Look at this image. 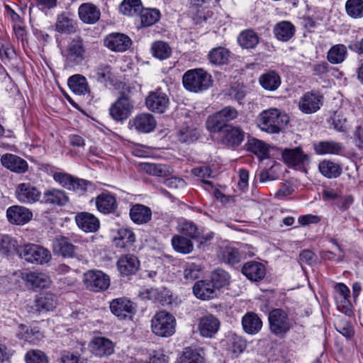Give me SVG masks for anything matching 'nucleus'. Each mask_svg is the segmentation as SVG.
<instances>
[{
  "label": "nucleus",
  "instance_id": "obj_15",
  "mask_svg": "<svg viewBox=\"0 0 363 363\" xmlns=\"http://www.w3.org/2000/svg\"><path fill=\"white\" fill-rule=\"evenodd\" d=\"M130 125L139 133H148L155 130L157 122L151 113H142L137 114L130 121Z\"/></svg>",
  "mask_w": 363,
  "mask_h": 363
},
{
  "label": "nucleus",
  "instance_id": "obj_9",
  "mask_svg": "<svg viewBox=\"0 0 363 363\" xmlns=\"http://www.w3.org/2000/svg\"><path fill=\"white\" fill-rule=\"evenodd\" d=\"M133 109V104L130 99L122 95L112 104L109 108L111 116L117 121L126 120L131 114Z\"/></svg>",
  "mask_w": 363,
  "mask_h": 363
},
{
  "label": "nucleus",
  "instance_id": "obj_37",
  "mask_svg": "<svg viewBox=\"0 0 363 363\" xmlns=\"http://www.w3.org/2000/svg\"><path fill=\"white\" fill-rule=\"evenodd\" d=\"M18 337L31 344H37L44 337L43 334L35 328H28L24 325L18 327Z\"/></svg>",
  "mask_w": 363,
  "mask_h": 363
},
{
  "label": "nucleus",
  "instance_id": "obj_32",
  "mask_svg": "<svg viewBox=\"0 0 363 363\" xmlns=\"http://www.w3.org/2000/svg\"><path fill=\"white\" fill-rule=\"evenodd\" d=\"M295 26L287 21L277 23L274 28V34L276 38L283 42L289 41L295 34Z\"/></svg>",
  "mask_w": 363,
  "mask_h": 363
},
{
  "label": "nucleus",
  "instance_id": "obj_41",
  "mask_svg": "<svg viewBox=\"0 0 363 363\" xmlns=\"http://www.w3.org/2000/svg\"><path fill=\"white\" fill-rule=\"evenodd\" d=\"M68 86L74 94L78 95H84L89 91L86 79L80 74L70 77L68 79Z\"/></svg>",
  "mask_w": 363,
  "mask_h": 363
},
{
  "label": "nucleus",
  "instance_id": "obj_39",
  "mask_svg": "<svg viewBox=\"0 0 363 363\" xmlns=\"http://www.w3.org/2000/svg\"><path fill=\"white\" fill-rule=\"evenodd\" d=\"M259 82L265 90L272 91L279 87L281 77L275 71H269L260 76Z\"/></svg>",
  "mask_w": 363,
  "mask_h": 363
},
{
  "label": "nucleus",
  "instance_id": "obj_56",
  "mask_svg": "<svg viewBox=\"0 0 363 363\" xmlns=\"http://www.w3.org/2000/svg\"><path fill=\"white\" fill-rule=\"evenodd\" d=\"M26 363H49L47 354L40 350H30L25 355Z\"/></svg>",
  "mask_w": 363,
  "mask_h": 363
},
{
  "label": "nucleus",
  "instance_id": "obj_28",
  "mask_svg": "<svg viewBox=\"0 0 363 363\" xmlns=\"http://www.w3.org/2000/svg\"><path fill=\"white\" fill-rule=\"evenodd\" d=\"M22 278L35 289L47 288L51 284L49 276L43 272H31L23 273Z\"/></svg>",
  "mask_w": 363,
  "mask_h": 363
},
{
  "label": "nucleus",
  "instance_id": "obj_57",
  "mask_svg": "<svg viewBox=\"0 0 363 363\" xmlns=\"http://www.w3.org/2000/svg\"><path fill=\"white\" fill-rule=\"evenodd\" d=\"M96 74L99 82L105 83L111 79V68L107 64H100L96 69Z\"/></svg>",
  "mask_w": 363,
  "mask_h": 363
},
{
  "label": "nucleus",
  "instance_id": "obj_34",
  "mask_svg": "<svg viewBox=\"0 0 363 363\" xmlns=\"http://www.w3.org/2000/svg\"><path fill=\"white\" fill-rule=\"evenodd\" d=\"M130 216L135 223L143 224L150 220L152 211L147 206L135 204L130 210Z\"/></svg>",
  "mask_w": 363,
  "mask_h": 363
},
{
  "label": "nucleus",
  "instance_id": "obj_29",
  "mask_svg": "<svg viewBox=\"0 0 363 363\" xmlns=\"http://www.w3.org/2000/svg\"><path fill=\"white\" fill-rule=\"evenodd\" d=\"M96 206L97 209L104 213L113 212L118 206L115 196L110 193H102L96 198Z\"/></svg>",
  "mask_w": 363,
  "mask_h": 363
},
{
  "label": "nucleus",
  "instance_id": "obj_43",
  "mask_svg": "<svg viewBox=\"0 0 363 363\" xmlns=\"http://www.w3.org/2000/svg\"><path fill=\"white\" fill-rule=\"evenodd\" d=\"M238 41L241 47L252 49L258 44L259 36L253 30L247 29L239 34Z\"/></svg>",
  "mask_w": 363,
  "mask_h": 363
},
{
  "label": "nucleus",
  "instance_id": "obj_51",
  "mask_svg": "<svg viewBox=\"0 0 363 363\" xmlns=\"http://www.w3.org/2000/svg\"><path fill=\"white\" fill-rule=\"evenodd\" d=\"M179 363H204V358L198 350L187 347L179 359Z\"/></svg>",
  "mask_w": 363,
  "mask_h": 363
},
{
  "label": "nucleus",
  "instance_id": "obj_64",
  "mask_svg": "<svg viewBox=\"0 0 363 363\" xmlns=\"http://www.w3.org/2000/svg\"><path fill=\"white\" fill-rule=\"evenodd\" d=\"M354 198L351 195L337 198L335 204L342 211H347L353 203Z\"/></svg>",
  "mask_w": 363,
  "mask_h": 363
},
{
  "label": "nucleus",
  "instance_id": "obj_50",
  "mask_svg": "<svg viewBox=\"0 0 363 363\" xmlns=\"http://www.w3.org/2000/svg\"><path fill=\"white\" fill-rule=\"evenodd\" d=\"M345 11L352 18L363 17V0H347L345 3Z\"/></svg>",
  "mask_w": 363,
  "mask_h": 363
},
{
  "label": "nucleus",
  "instance_id": "obj_60",
  "mask_svg": "<svg viewBox=\"0 0 363 363\" xmlns=\"http://www.w3.org/2000/svg\"><path fill=\"white\" fill-rule=\"evenodd\" d=\"M61 363H86V359H81L79 355L69 351H64L60 358Z\"/></svg>",
  "mask_w": 363,
  "mask_h": 363
},
{
  "label": "nucleus",
  "instance_id": "obj_24",
  "mask_svg": "<svg viewBox=\"0 0 363 363\" xmlns=\"http://www.w3.org/2000/svg\"><path fill=\"white\" fill-rule=\"evenodd\" d=\"M242 272L248 279L257 281L264 277L266 269L263 264L255 261H250L243 265Z\"/></svg>",
  "mask_w": 363,
  "mask_h": 363
},
{
  "label": "nucleus",
  "instance_id": "obj_26",
  "mask_svg": "<svg viewBox=\"0 0 363 363\" xmlns=\"http://www.w3.org/2000/svg\"><path fill=\"white\" fill-rule=\"evenodd\" d=\"M78 14L82 21L85 23L93 24L100 18L101 12L95 5L84 3L79 7Z\"/></svg>",
  "mask_w": 363,
  "mask_h": 363
},
{
  "label": "nucleus",
  "instance_id": "obj_5",
  "mask_svg": "<svg viewBox=\"0 0 363 363\" xmlns=\"http://www.w3.org/2000/svg\"><path fill=\"white\" fill-rule=\"evenodd\" d=\"M18 255L25 261L35 264H46L52 258L51 252L48 249L35 244L24 245L21 248Z\"/></svg>",
  "mask_w": 363,
  "mask_h": 363
},
{
  "label": "nucleus",
  "instance_id": "obj_7",
  "mask_svg": "<svg viewBox=\"0 0 363 363\" xmlns=\"http://www.w3.org/2000/svg\"><path fill=\"white\" fill-rule=\"evenodd\" d=\"M238 116V111L232 106H226L218 111L213 116L208 117L206 121L207 128L216 133L223 127L226 122L235 119Z\"/></svg>",
  "mask_w": 363,
  "mask_h": 363
},
{
  "label": "nucleus",
  "instance_id": "obj_19",
  "mask_svg": "<svg viewBox=\"0 0 363 363\" xmlns=\"http://www.w3.org/2000/svg\"><path fill=\"white\" fill-rule=\"evenodd\" d=\"M8 220L15 225H24L29 222L32 217V212L27 208L21 206H13L6 211Z\"/></svg>",
  "mask_w": 363,
  "mask_h": 363
},
{
  "label": "nucleus",
  "instance_id": "obj_61",
  "mask_svg": "<svg viewBox=\"0 0 363 363\" xmlns=\"http://www.w3.org/2000/svg\"><path fill=\"white\" fill-rule=\"evenodd\" d=\"M337 330L346 337H351L354 335L352 325L347 321L341 320L336 324Z\"/></svg>",
  "mask_w": 363,
  "mask_h": 363
},
{
  "label": "nucleus",
  "instance_id": "obj_45",
  "mask_svg": "<svg viewBox=\"0 0 363 363\" xmlns=\"http://www.w3.org/2000/svg\"><path fill=\"white\" fill-rule=\"evenodd\" d=\"M320 172L327 178H337L342 173V168L338 164L330 160H323L318 165Z\"/></svg>",
  "mask_w": 363,
  "mask_h": 363
},
{
  "label": "nucleus",
  "instance_id": "obj_20",
  "mask_svg": "<svg viewBox=\"0 0 363 363\" xmlns=\"http://www.w3.org/2000/svg\"><path fill=\"white\" fill-rule=\"evenodd\" d=\"M1 164L5 168L18 174H23L28 169V162L23 158L13 154H4L1 157Z\"/></svg>",
  "mask_w": 363,
  "mask_h": 363
},
{
  "label": "nucleus",
  "instance_id": "obj_62",
  "mask_svg": "<svg viewBox=\"0 0 363 363\" xmlns=\"http://www.w3.org/2000/svg\"><path fill=\"white\" fill-rule=\"evenodd\" d=\"M230 96L238 101L240 104L242 103V100L245 98L246 94V91L243 86L240 84L233 86L230 88Z\"/></svg>",
  "mask_w": 363,
  "mask_h": 363
},
{
  "label": "nucleus",
  "instance_id": "obj_13",
  "mask_svg": "<svg viewBox=\"0 0 363 363\" xmlns=\"http://www.w3.org/2000/svg\"><path fill=\"white\" fill-rule=\"evenodd\" d=\"M84 40L80 37L74 38L67 48V59L74 64H80L86 57Z\"/></svg>",
  "mask_w": 363,
  "mask_h": 363
},
{
  "label": "nucleus",
  "instance_id": "obj_55",
  "mask_svg": "<svg viewBox=\"0 0 363 363\" xmlns=\"http://www.w3.org/2000/svg\"><path fill=\"white\" fill-rule=\"evenodd\" d=\"M230 276L225 271L217 269L211 274V281H210L216 288L219 289L229 284Z\"/></svg>",
  "mask_w": 363,
  "mask_h": 363
},
{
  "label": "nucleus",
  "instance_id": "obj_2",
  "mask_svg": "<svg viewBox=\"0 0 363 363\" xmlns=\"http://www.w3.org/2000/svg\"><path fill=\"white\" fill-rule=\"evenodd\" d=\"M268 320L269 331L279 338H284L292 328L289 313L281 308L272 310Z\"/></svg>",
  "mask_w": 363,
  "mask_h": 363
},
{
  "label": "nucleus",
  "instance_id": "obj_38",
  "mask_svg": "<svg viewBox=\"0 0 363 363\" xmlns=\"http://www.w3.org/2000/svg\"><path fill=\"white\" fill-rule=\"evenodd\" d=\"M21 248L17 240L14 238L9 235L1 236L0 239L1 254L6 256L13 255L16 253L18 255Z\"/></svg>",
  "mask_w": 363,
  "mask_h": 363
},
{
  "label": "nucleus",
  "instance_id": "obj_48",
  "mask_svg": "<svg viewBox=\"0 0 363 363\" xmlns=\"http://www.w3.org/2000/svg\"><path fill=\"white\" fill-rule=\"evenodd\" d=\"M347 55V50L345 45L337 44L333 45L328 52V60L332 64H339L342 62Z\"/></svg>",
  "mask_w": 363,
  "mask_h": 363
},
{
  "label": "nucleus",
  "instance_id": "obj_1",
  "mask_svg": "<svg viewBox=\"0 0 363 363\" xmlns=\"http://www.w3.org/2000/svg\"><path fill=\"white\" fill-rule=\"evenodd\" d=\"M258 127L268 133H278L289 122L288 117L277 108L263 111L256 120Z\"/></svg>",
  "mask_w": 363,
  "mask_h": 363
},
{
  "label": "nucleus",
  "instance_id": "obj_54",
  "mask_svg": "<svg viewBox=\"0 0 363 363\" xmlns=\"http://www.w3.org/2000/svg\"><path fill=\"white\" fill-rule=\"evenodd\" d=\"M45 201L49 203L63 205L68 201V197L63 191L52 189L44 194Z\"/></svg>",
  "mask_w": 363,
  "mask_h": 363
},
{
  "label": "nucleus",
  "instance_id": "obj_11",
  "mask_svg": "<svg viewBox=\"0 0 363 363\" xmlns=\"http://www.w3.org/2000/svg\"><path fill=\"white\" fill-rule=\"evenodd\" d=\"M323 104V96L316 91L304 94L299 99L298 108L304 113L310 114L316 112Z\"/></svg>",
  "mask_w": 363,
  "mask_h": 363
},
{
  "label": "nucleus",
  "instance_id": "obj_35",
  "mask_svg": "<svg viewBox=\"0 0 363 363\" xmlns=\"http://www.w3.org/2000/svg\"><path fill=\"white\" fill-rule=\"evenodd\" d=\"M313 147L318 155H339L343 150L342 144L335 141H320Z\"/></svg>",
  "mask_w": 363,
  "mask_h": 363
},
{
  "label": "nucleus",
  "instance_id": "obj_52",
  "mask_svg": "<svg viewBox=\"0 0 363 363\" xmlns=\"http://www.w3.org/2000/svg\"><path fill=\"white\" fill-rule=\"evenodd\" d=\"M151 50L153 56L160 60H166L172 54V49L169 45L162 41L155 42L152 45Z\"/></svg>",
  "mask_w": 363,
  "mask_h": 363
},
{
  "label": "nucleus",
  "instance_id": "obj_25",
  "mask_svg": "<svg viewBox=\"0 0 363 363\" xmlns=\"http://www.w3.org/2000/svg\"><path fill=\"white\" fill-rule=\"evenodd\" d=\"M284 162L289 167H296L304 164L308 160L307 155L304 154L300 147L284 149L281 154Z\"/></svg>",
  "mask_w": 363,
  "mask_h": 363
},
{
  "label": "nucleus",
  "instance_id": "obj_12",
  "mask_svg": "<svg viewBox=\"0 0 363 363\" xmlns=\"http://www.w3.org/2000/svg\"><path fill=\"white\" fill-rule=\"evenodd\" d=\"M15 195L21 203H33L40 200L41 192L30 183H21L16 186Z\"/></svg>",
  "mask_w": 363,
  "mask_h": 363
},
{
  "label": "nucleus",
  "instance_id": "obj_27",
  "mask_svg": "<svg viewBox=\"0 0 363 363\" xmlns=\"http://www.w3.org/2000/svg\"><path fill=\"white\" fill-rule=\"evenodd\" d=\"M117 265L121 274L129 275L135 273L138 270L140 261L133 255H125L119 258Z\"/></svg>",
  "mask_w": 363,
  "mask_h": 363
},
{
  "label": "nucleus",
  "instance_id": "obj_3",
  "mask_svg": "<svg viewBox=\"0 0 363 363\" xmlns=\"http://www.w3.org/2000/svg\"><path fill=\"white\" fill-rule=\"evenodd\" d=\"M182 82L187 90L196 93L211 86V76L203 69H194L184 73Z\"/></svg>",
  "mask_w": 363,
  "mask_h": 363
},
{
  "label": "nucleus",
  "instance_id": "obj_17",
  "mask_svg": "<svg viewBox=\"0 0 363 363\" xmlns=\"http://www.w3.org/2000/svg\"><path fill=\"white\" fill-rule=\"evenodd\" d=\"M52 248L55 255L65 258L74 257L77 250V247L70 242L69 238L65 236L55 238L52 241Z\"/></svg>",
  "mask_w": 363,
  "mask_h": 363
},
{
  "label": "nucleus",
  "instance_id": "obj_63",
  "mask_svg": "<svg viewBox=\"0 0 363 363\" xmlns=\"http://www.w3.org/2000/svg\"><path fill=\"white\" fill-rule=\"evenodd\" d=\"M199 269L196 264H189L184 270V276L186 280H194L198 278Z\"/></svg>",
  "mask_w": 363,
  "mask_h": 363
},
{
  "label": "nucleus",
  "instance_id": "obj_23",
  "mask_svg": "<svg viewBox=\"0 0 363 363\" xmlns=\"http://www.w3.org/2000/svg\"><path fill=\"white\" fill-rule=\"evenodd\" d=\"M56 30L61 33L71 34L77 31V23L73 14L62 13L58 15L55 23Z\"/></svg>",
  "mask_w": 363,
  "mask_h": 363
},
{
  "label": "nucleus",
  "instance_id": "obj_22",
  "mask_svg": "<svg viewBox=\"0 0 363 363\" xmlns=\"http://www.w3.org/2000/svg\"><path fill=\"white\" fill-rule=\"evenodd\" d=\"M91 352L97 357L108 356L113 353V343L108 339L96 337L89 345Z\"/></svg>",
  "mask_w": 363,
  "mask_h": 363
},
{
  "label": "nucleus",
  "instance_id": "obj_16",
  "mask_svg": "<svg viewBox=\"0 0 363 363\" xmlns=\"http://www.w3.org/2000/svg\"><path fill=\"white\" fill-rule=\"evenodd\" d=\"M169 102L167 94L157 90L149 94L145 100V105L150 111L162 113L167 109Z\"/></svg>",
  "mask_w": 363,
  "mask_h": 363
},
{
  "label": "nucleus",
  "instance_id": "obj_8",
  "mask_svg": "<svg viewBox=\"0 0 363 363\" xmlns=\"http://www.w3.org/2000/svg\"><path fill=\"white\" fill-rule=\"evenodd\" d=\"M109 307L111 313L120 320L130 319L135 311L133 302L125 297L112 300Z\"/></svg>",
  "mask_w": 363,
  "mask_h": 363
},
{
  "label": "nucleus",
  "instance_id": "obj_4",
  "mask_svg": "<svg viewBox=\"0 0 363 363\" xmlns=\"http://www.w3.org/2000/svg\"><path fill=\"white\" fill-rule=\"evenodd\" d=\"M175 318L165 311L156 313L151 320L152 333L160 337L172 336L175 333Z\"/></svg>",
  "mask_w": 363,
  "mask_h": 363
},
{
  "label": "nucleus",
  "instance_id": "obj_58",
  "mask_svg": "<svg viewBox=\"0 0 363 363\" xmlns=\"http://www.w3.org/2000/svg\"><path fill=\"white\" fill-rule=\"evenodd\" d=\"M178 230L182 234L192 239H194L198 236V228L192 222L185 221L182 223L178 227Z\"/></svg>",
  "mask_w": 363,
  "mask_h": 363
},
{
  "label": "nucleus",
  "instance_id": "obj_21",
  "mask_svg": "<svg viewBox=\"0 0 363 363\" xmlns=\"http://www.w3.org/2000/svg\"><path fill=\"white\" fill-rule=\"evenodd\" d=\"M77 226L84 232L94 233L100 226L99 219L88 212L78 213L74 218Z\"/></svg>",
  "mask_w": 363,
  "mask_h": 363
},
{
  "label": "nucleus",
  "instance_id": "obj_6",
  "mask_svg": "<svg viewBox=\"0 0 363 363\" xmlns=\"http://www.w3.org/2000/svg\"><path fill=\"white\" fill-rule=\"evenodd\" d=\"M83 282L86 288L92 291L99 292L106 290L110 286L109 277L100 270H89L83 275Z\"/></svg>",
  "mask_w": 363,
  "mask_h": 363
},
{
  "label": "nucleus",
  "instance_id": "obj_14",
  "mask_svg": "<svg viewBox=\"0 0 363 363\" xmlns=\"http://www.w3.org/2000/svg\"><path fill=\"white\" fill-rule=\"evenodd\" d=\"M131 44V39L128 35L119 33H111L104 39L105 46L114 52H124Z\"/></svg>",
  "mask_w": 363,
  "mask_h": 363
},
{
  "label": "nucleus",
  "instance_id": "obj_59",
  "mask_svg": "<svg viewBox=\"0 0 363 363\" xmlns=\"http://www.w3.org/2000/svg\"><path fill=\"white\" fill-rule=\"evenodd\" d=\"M333 243L335 245L340 252V254L337 256L334 252L331 251H324L321 252V257L324 259L333 260L336 259L338 262L343 261L345 255L344 252L341 246L335 240H332Z\"/></svg>",
  "mask_w": 363,
  "mask_h": 363
},
{
  "label": "nucleus",
  "instance_id": "obj_42",
  "mask_svg": "<svg viewBox=\"0 0 363 363\" xmlns=\"http://www.w3.org/2000/svg\"><path fill=\"white\" fill-rule=\"evenodd\" d=\"M140 167L142 170L153 176L166 177L172 173L171 167L166 164L145 162L141 164Z\"/></svg>",
  "mask_w": 363,
  "mask_h": 363
},
{
  "label": "nucleus",
  "instance_id": "obj_36",
  "mask_svg": "<svg viewBox=\"0 0 363 363\" xmlns=\"http://www.w3.org/2000/svg\"><path fill=\"white\" fill-rule=\"evenodd\" d=\"M35 303L37 311H49L55 308L57 305V299L53 294H41L37 296Z\"/></svg>",
  "mask_w": 363,
  "mask_h": 363
},
{
  "label": "nucleus",
  "instance_id": "obj_10",
  "mask_svg": "<svg viewBox=\"0 0 363 363\" xmlns=\"http://www.w3.org/2000/svg\"><path fill=\"white\" fill-rule=\"evenodd\" d=\"M220 322L212 314H207L199 318L197 330L199 335L205 338H213L218 332Z\"/></svg>",
  "mask_w": 363,
  "mask_h": 363
},
{
  "label": "nucleus",
  "instance_id": "obj_18",
  "mask_svg": "<svg viewBox=\"0 0 363 363\" xmlns=\"http://www.w3.org/2000/svg\"><path fill=\"white\" fill-rule=\"evenodd\" d=\"M223 143L230 146L239 145L244 139V132L238 127L225 125L220 130Z\"/></svg>",
  "mask_w": 363,
  "mask_h": 363
},
{
  "label": "nucleus",
  "instance_id": "obj_53",
  "mask_svg": "<svg viewBox=\"0 0 363 363\" xmlns=\"http://www.w3.org/2000/svg\"><path fill=\"white\" fill-rule=\"evenodd\" d=\"M229 51L222 47L213 49L208 54V58L211 63L215 65H223L228 60Z\"/></svg>",
  "mask_w": 363,
  "mask_h": 363
},
{
  "label": "nucleus",
  "instance_id": "obj_49",
  "mask_svg": "<svg viewBox=\"0 0 363 363\" xmlns=\"http://www.w3.org/2000/svg\"><path fill=\"white\" fill-rule=\"evenodd\" d=\"M172 245L174 250L182 254H189L193 251L192 242L183 236L174 235L172 238Z\"/></svg>",
  "mask_w": 363,
  "mask_h": 363
},
{
  "label": "nucleus",
  "instance_id": "obj_46",
  "mask_svg": "<svg viewBox=\"0 0 363 363\" xmlns=\"http://www.w3.org/2000/svg\"><path fill=\"white\" fill-rule=\"evenodd\" d=\"M141 26L148 27L156 23L160 18L161 13L156 9H144L139 13Z\"/></svg>",
  "mask_w": 363,
  "mask_h": 363
},
{
  "label": "nucleus",
  "instance_id": "obj_33",
  "mask_svg": "<svg viewBox=\"0 0 363 363\" xmlns=\"http://www.w3.org/2000/svg\"><path fill=\"white\" fill-rule=\"evenodd\" d=\"M194 295L201 299L208 300L214 298L216 296V289L211 281H199L194 287Z\"/></svg>",
  "mask_w": 363,
  "mask_h": 363
},
{
  "label": "nucleus",
  "instance_id": "obj_31",
  "mask_svg": "<svg viewBox=\"0 0 363 363\" xmlns=\"http://www.w3.org/2000/svg\"><path fill=\"white\" fill-rule=\"evenodd\" d=\"M245 252L238 250L232 246H225L221 247L218 252V257L225 263L230 265L238 264L241 261L244 256Z\"/></svg>",
  "mask_w": 363,
  "mask_h": 363
},
{
  "label": "nucleus",
  "instance_id": "obj_30",
  "mask_svg": "<svg viewBox=\"0 0 363 363\" xmlns=\"http://www.w3.org/2000/svg\"><path fill=\"white\" fill-rule=\"evenodd\" d=\"M242 325L246 333L255 335L261 330L262 321L254 312H248L242 318Z\"/></svg>",
  "mask_w": 363,
  "mask_h": 363
},
{
  "label": "nucleus",
  "instance_id": "obj_40",
  "mask_svg": "<svg viewBox=\"0 0 363 363\" xmlns=\"http://www.w3.org/2000/svg\"><path fill=\"white\" fill-rule=\"evenodd\" d=\"M247 150L257 155L260 160L269 157V146L258 139H250L247 143Z\"/></svg>",
  "mask_w": 363,
  "mask_h": 363
},
{
  "label": "nucleus",
  "instance_id": "obj_47",
  "mask_svg": "<svg viewBox=\"0 0 363 363\" xmlns=\"http://www.w3.org/2000/svg\"><path fill=\"white\" fill-rule=\"evenodd\" d=\"M135 241V235L132 230L128 228H121L114 242L118 247L124 248L131 245Z\"/></svg>",
  "mask_w": 363,
  "mask_h": 363
},
{
  "label": "nucleus",
  "instance_id": "obj_44",
  "mask_svg": "<svg viewBox=\"0 0 363 363\" xmlns=\"http://www.w3.org/2000/svg\"><path fill=\"white\" fill-rule=\"evenodd\" d=\"M143 9L141 0H123L119 6V11L124 16H138Z\"/></svg>",
  "mask_w": 363,
  "mask_h": 363
}]
</instances>
